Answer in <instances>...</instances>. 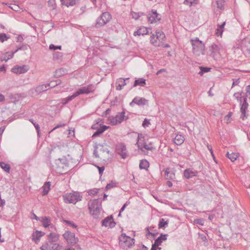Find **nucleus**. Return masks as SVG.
Wrapping results in <instances>:
<instances>
[{
    "label": "nucleus",
    "instance_id": "52",
    "mask_svg": "<svg viewBox=\"0 0 250 250\" xmlns=\"http://www.w3.org/2000/svg\"><path fill=\"white\" fill-rule=\"evenodd\" d=\"M63 222L66 224L67 225H68V226H70L73 228H76L77 227V226L72 221H68L67 220H63Z\"/></svg>",
    "mask_w": 250,
    "mask_h": 250
},
{
    "label": "nucleus",
    "instance_id": "59",
    "mask_svg": "<svg viewBox=\"0 0 250 250\" xmlns=\"http://www.w3.org/2000/svg\"><path fill=\"white\" fill-rule=\"evenodd\" d=\"M48 5L52 9H54L55 7L54 5V1L53 0H49L48 1Z\"/></svg>",
    "mask_w": 250,
    "mask_h": 250
},
{
    "label": "nucleus",
    "instance_id": "56",
    "mask_svg": "<svg viewBox=\"0 0 250 250\" xmlns=\"http://www.w3.org/2000/svg\"><path fill=\"white\" fill-rule=\"evenodd\" d=\"M194 223L200 225H203L204 220L202 219H196L194 220Z\"/></svg>",
    "mask_w": 250,
    "mask_h": 250
},
{
    "label": "nucleus",
    "instance_id": "57",
    "mask_svg": "<svg viewBox=\"0 0 250 250\" xmlns=\"http://www.w3.org/2000/svg\"><path fill=\"white\" fill-rule=\"evenodd\" d=\"M131 15L132 17V18L137 20L140 17H141V15H140V13H135V12H132Z\"/></svg>",
    "mask_w": 250,
    "mask_h": 250
},
{
    "label": "nucleus",
    "instance_id": "27",
    "mask_svg": "<svg viewBox=\"0 0 250 250\" xmlns=\"http://www.w3.org/2000/svg\"><path fill=\"white\" fill-rule=\"evenodd\" d=\"M167 236L168 235L167 234H163L161 233L160 236L155 240L154 245L158 246L161 245V243L163 242V240H166L167 239Z\"/></svg>",
    "mask_w": 250,
    "mask_h": 250
},
{
    "label": "nucleus",
    "instance_id": "44",
    "mask_svg": "<svg viewBox=\"0 0 250 250\" xmlns=\"http://www.w3.org/2000/svg\"><path fill=\"white\" fill-rule=\"evenodd\" d=\"M199 68L200 71L199 72V74L201 76H202L205 73L209 72L210 70V68L203 66H199Z\"/></svg>",
    "mask_w": 250,
    "mask_h": 250
},
{
    "label": "nucleus",
    "instance_id": "3",
    "mask_svg": "<svg viewBox=\"0 0 250 250\" xmlns=\"http://www.w3.org/2000/svg\"><path fill=\"white\" fill-rule=\"evenodd\" d=\"M120 247L125 250L130 248L135 243L133 238L126 236L125 233H122L119 238Z\"/></svg>",
    "mask_w": 250,
    "mask_h": 250
},
{
    "label": "nucleus",
    "instance_id": "8",
    "mask_svg": "<svg viewBox=\"0 0 250 250\" xmlns=\"http://www.w3.org/2000/svg\"><path fill=\"white\" fill-rule=\"evenodd\" d=\"M145 137L142 134H138L137 137V142L136 144L137 145L138 149L142 150V146L147 150H152L153 148L149 146L147 144L144 142Z\"/></svg>",
    "mask_w": 250,
    "mask_h": 250
},
{
    "label": "nucleus",
    "instance_id": "64",
    "mask_svg": "<svg viewBox=\"0 0 250 250\" xmlns=\"http://www.w3.org/2000/svg\"><path fill=\"white\" fill-rule=\"evenodd\" d=\"M62 72H64V70L62 68L56 70V75H58V76L63 75V74Z\"/></svg>",
    "mask_w": 250,
    "mask_h": 250
},
{
    "label": "nucleus",
    "instance_id": "4",
    "mask_svg": "<svg viewBox=\"0 0 250 250\" xmlns=\"http://www.w3.org/2000/svg\"><path fill=\"white\" fill-rule=\"evenodd\" d=\"M233 96L235 97V99L237 100L238 102L240 103V104L241 105L240 111L241 112L240 118L243 120H244L245 118L246 117V110L247 109L249 105L248 103L247 102V98L245 97L244 98L243 103L242 104V99L241 93H235L233 95Z\"/></svg>",
    "mask_w": 250,
    "mask_h": 250
},
{
    "label": "nucleus",
    "instance_id": "39",
    "mask_svg": "<svg viewBox=\"0 0 250 250\" xmlns=\"http://www.w3.org/2000/svg\"><path fill=\"white\" fill-rule=\"evenodd\" d=\"M168 223V221L167 220L165 221L164 218L160 219L158 224L159 228H166V226H167Z\"/></svg>",
    "mask_w": 250,
    "mask_h": 250
},
{
    "label": "nucleus",
    "instance_id": "24",
    "mask_svg": "<svg viewBox=\"0 0 250 250\" xmlns=\"http://www.w3.org/2000/svg\"><path fill=\"white\" fill-rule=\"evenodd\" d=\"M44 234V233L41 231L37 230L32 234V240L34 241L36 243H37Z\"/></svg>",
    "mask_w": 250,
    "mask_h": 250
},
{
    "label": "nucleus",
    "instance_id": "37",
    "mask_svg": "<svg viewBox=\"0 0 250 250\" xmlns=\"http://www.w3.org/2000/svg\"><path fill=\"white\" fill-rule=\"evenodd\" d=\"M226 155L231 162L235 161L238 157V154L235 153H231V154H229V152H228Z\"/></svg>",
    "mask_w": 250,
    "mask_h": 250
},
{
    "label": "nucleus",
    "instance_id": "31",
    "mask_svg": "<svg viewBox=\"0 0 250 250\" xmlns=\"http://www.w3.org/2000/svg\"><path fill=\"white\" fill-rule=\"evenodd\" d=\"M184 141V137L181 135L177 134L174 139V143L177 145H182Z\"/></svg>",
    "mask_w": 250,
    "mask_h": 250
},
{
    "label": "nucleus",
    "instance_id": "15",
    "mask_svg": "<svg viewBox=\"0 0 250 250\" xmlns=\"http://www.w3.org/2000/svg\"><path fill=\"white\" fill-rule=\"evenodd\" d=\"M102 226L106 227H109L112 228L115 226L116 223L114 222L112 215H110L104 218L102 222Z\"/></svg>",
    "mask_w": 250,
    "mask_h": 250
},
{
    "label": "nucleus",
    "instance_id": "18",
    "mask_svg": "<svg viewBox=\"0 0 250 250\" xmlns=\"http://www.w3.org/2000/svg\"><path fill=\"white\" fill-rule=\"evenodd\" d=\"M158 14L157 13L156 10H152L151 13L148 14L147 16V18L148 21L150 22V23H153L156 20H160V18H158Z\"/></svg>",
    "mask_w": 250,
    "mask_h": 250
},
{
    "label": "nucleus",
    "instance_id": "2",
    "mask_svg": "<svg viewBox=\"0 0 250 250\" xmlns=\"http://www.w3.org/2000/svg\"><path fill=\"white\" fill-rule=\"evenodd\" d=\"M88 209L91 215L94 218H98L102 209V201L97 199L88 202Z\"/></svg>",
    "mask_w": 250,
    "mask_h": 250
},
{
    "label": "nucleus",
    "instance_id": "48",
    "mask_svg": "<svg viewBox=\"0 0 250 250\" xmlns=\"http://www.w3.org/2000/svg\"><path fill=\"white\" fill-rule=\"evenodd\" d=\"M8 7L15 11H18L20 10V7L19 6L16 4H8Z\"/></svg>",
    "mask_w": 250,
    "mask_h": 250
},
{
    "label": "nucleus",
    "instance_id": "28",
    "mask_svg": "<svg viewBox=\"0 0 250 250\" xmlns=\"http://www.w3.org/2000/svg\"><path fill=\"white\" fill-rule=\"evenodd\" d=\"M109 128V126L105 125H102L99 128H98L97 129L96 131L93 134L92 137H96L101 134L103 133L105 130H106L107 128Z\"/></svg>",
    "mask_w": 250,
    "mask_h": 250
},
{
    "label": "nucleus",
    "instance_id": "58",
    "mask_svg": "<svg viewBox=\"0 0 250 250\" xmlns=\"http://www.w3.org/2000/svg\"><path fill=\"white\" fill-rule=\"evenodd\" d=\"M246 98L250 99V85L247 86L246 89Z\"/></svg>",
    "mask_w": 250,
    "mask_h": 250
},
{
    "label": "nucleus",
    "instance_id": "60",
    "mask_svg": "<svg viewBox=\"0 0 250 250\" xmlns=\"http://www.w3.org/2000/svg\"><path fill=\"white\" fill-rule=\"evenodd\" d=\"M62 53L61 52H56L55 54L54 55V58L56 59H58L60 57H62Z\"/></svg>",
    "mask_w": 250,
    "mask_h": 250
},
{
    "label": "nucleus",
    "instance_id": "35",
    "mask_svg": "<svg viewBox=\"0 0 250 250\" xmlns=\"http://www.w3.org/2000/svg\"><path fill=\"white\" fill-rule=\"evenodd\" d=\"M146 84V80L144 78H139L135 81L133 87L137 85L144 86Z\"/></svg>",
    "mask_w": 250,
    "mask_h": 250
},
{
    "label": "nucleus",
    "instance_id": "20",
    "mask_svg": "<svg viewBox=\"0 0 250 250\" xmlns=\"http://www.w3.org/2000/svg\"><path fill=\"white\" fill-rule=\"evenodd\" d=\"M48 89V88L47 87V84H44L37 86L35 89H32L31 91L32 93H34V92H35L37 94H39L42 92L46 91Z\"/></svg>",
    "mask_w": 250,
    "mask_h": 250
},
{
    "label": "nucleus",
    "instance_id": "5",
    "mask_svg": "<svg viewBox=\"0 0 250 250\" xmlns=\"http://www.w3.org/2000/svg\"><path fill=\"white\" fill-rule=\"evenodd\" d=\"M191 42L193 52L195 55L199 56L201 54L203 55L204 54L205 45L201 41L196 38L195 40H191Z\"/></svg>",
    "mask_w": 250,
    "mask_h": 250
},
{
    "label": "nucleus",
    "instance_id": "21",
    "mask_svg": "<svg viewBox=\"0 0 250 250\" xmlns=\"http://www.w3.org/2000/svg\"><path fill=\"white\" fill-rule=\"evenodd\" d=\"M117 153L121 156L122 158L125 159L127 156V151L125 145H121L117 148Z\"/></svg>",
    "mask_w": 250,
    "mask_h": 250
},
{
    "label": "nucleus",
    "instance_id": "47",
    "mask_svg": "<svg viewBox=\"0 0 250 250\" xmlns=\"http://www.w3.org/2000/svg\"><path fill=\"white\" fill-rule=\"evenodd\" d=\"M116 186L117 183L115 182L111 181L110 183L107 184L105 188L106 190H108Z\"/></svg>",
    "mask_w": 250,
    "mask_h": 250
},
{
    "label": "nucleus",
    "instance_id": "61",
    "mask_svg": "<svg viewBox=\"0 0 250 250\" xmlns=\"http://www.w3.org/2000/svg\"><path fill=\"white\" fill-rule=\"evenodd\" d=\"M98 168L99 174L102 175L103 173V172L104 170V167H99L96 166Z\"/></svg>",
    "mask_w": 250,
    "mask_h": 250
},
{
    "label": "nucleus",
    "instance_id": "6",
    "mask_svg": "<svg viewBox=\"0 0 250 250\" xmlns=\"http://www.w3.org/2000/svg\"><path fill=\"white\" fill-rule=\"evenodd\" d=\"M82 196L79 192H74L63 195V199L66 203L76 204L78 201L82 200Z\"/></svg>",
    "mask_w": 250,
    "mask_h": 250
},
{
    "label": "nucleus",
    "instance_id": "17",
    "mask_svg": "<svg viewBox=\"0 0 250 250\" xmlns=\"http://www.w3.org/2000/svg\"><path fill=\"white\" fill-rule=\"evenodd\" d=\"M198 171L193 169L188 168L184 170V175L186 179H190L197 176Z\"/></svg>",
    "mask_w": 250,
    "mask_h": 250
},
{
    "label": "nucleus",
    "instance_id": "14",
    "mask_svg": "<svg viewBox=\"0 0 250 250\" xmlns=\"http://www.w3.org/2000/svg\"><path fill=\"white\" fill-rule=\"evenodd\" d=\"M241 50L244 53L250 55V39H245L242 42Z\"/></svg>",
    "mask_w": 250,
    "mask_h": 250
},
{
    "label": "nucleus",
    "instance_id": "41",
    "mask_svg": "<svg viewBox=\"0 0 250 250\" xmlns=\"http://www.w3.org/2000/svg\"><path fill=\"white\" fill-rule=\"evenodd\" d=\"M129 78H127L125 79H123L122 78H120L119 79V82H122V80H123V83L122 84H120L119 83L117 86V87H116V89L118 90H121L122 88L126 84V83H125V81L126 80H128Z\"/></svg>",
    "mask_w": 250,
    "mask_h": 250
},
{
    "label": "nucleus",
    "instance_id": "43",
    "mask_svg": "<svg viewBox=\"0 0 250 250\" xmlns=\"http://www.w3.org/2000/svg\"><path fill=\"white\" fill-rule=\"evenodd\" d=\"M96 121V123L92 125L91 128L93 129L97 130V129H98V128H100V127H99V126L100 127L101 126H102V124L103 122H101L102 120L100 119H97Z\"/></svg>",
    "mask_w": 250,
    "mask_h": 250
},
{
    "label": "nucleus",
    "instance_id": "26",
    "mask_svg": "<svg viewBox=\"0 0 250 250\" xmlns=\"http://www.w3.org/2000/svg\"><path fill=\"white\" fill-rule=\"evenodd\" d=\"M128 118L125 116V112L123 111L121 113H118L115 117L116 123H121L123 121L126 120Z\"/></svg>",
    "mask_w": 250,
    "mask_h": 250
},
{
    "label": "nucleus",
    "instance_id": "51",
    "mask_svg": "<svg viewBox=\"0 0 250 250\" xmlns=\"http://www.w3.org/2000/svg\"><path fill=\"white\" fill-rule=\"evenodd\" d=\"M9 38L5 33L0 34V41L2 42L7 41Z\"/></svg>",
    "mask_w": 250,
    "mask_h": 250
},
{
    "label": "nucleus",
    "instance_id": "45",
    "mask_svg": "<svg viewBox=\"0 0 250 250\" xmlns=\"http://www.w3.org/2000/svg\"><path fill=\"white\" fill-rule=\"evenodd\" d=\"M156 39L160 41L161 40H163V38L165 37V35L164 33L160 31H157L156 32Z\"/></svg>",
    "mask_w": 250,
    "mask_h": 250
},
{
    "label": "nucleus",
    "instance_id": "50",
    "mask_svg": "<svg viewBox=\"0 0 250 250\" xmlns=\"http://www.w3.org/2000/svg\"><path fill=\"white\" fill-rule=\"evenodd\" d=\"M150 42L152 44L155 46H158L159 43L157 42V40L156 38L155 39V37L154 35H152L150 37Z\"/></svg>",
    "mask_w": 250,
    "mask_h": 250
},
{
    "label": "nucleus",
    "instance_id": "54",
    "mask_svg": "<svg viewBox=\"0 0 250 250\" xmlns=\"http://www.w3.org/2000/svg\"><path fill=\"white\" fill-rule=\"evenodd\" d=\"M150 125V123L149 121V120H148L147 119H145L144 121L143 122L142 126L146 128V127L148 126V125Z\"/></svg>",
    "mask_w": 250,
    "mask_h": 250
},
{
    "label": "nucleus",
    "instance_id": "23",
    "mask_svg": "<svg viewBox=\"0 0 250 250\" xmlns=\"http://www.w3.org/2000/svg\"><path fill=\"white\" fill-rule=\"evenodd\" d=\"M209 51H210V56L214 58L215 55L219 53V47L217 45L213 43L209 47Z\"/></svg>",
    "mask_w": 250,
    "mask_h": 250
},
{
    "label": "nucleus",
    "instance_id": "10",
    "mask_svg": "<svg viewBox=\"0 0 250 250\" xmlns=\"http://www.w3.org/2000/svg\"><path fill=\"white\" fill-rule=\"evenodd\" d=\"M55 166H53L55 167L56 170L58 171L59 172H62L61 170L64 169L65 167H67V163L66 160L65 159H58L55 160Z\"/></svg>",
    "mask_w": 250,
    "mask_h": 250
},
{
    "label": "nucleus",
    "instance_id": "11",
    "mask_svg": "<svg viewBox=\"0 0 250 250\" xmlns=\"http://www.w3.org/2000/svg\"><path fill=\"white\" fill-rule=\"evenodd\" d=\"M135 104L139 106H144L148 105V100L144 98H140L139 97H135L132 102L130 103V105L133 106Z\"/></svg>",
    "mask_w": 250,
    "mask_h": 250
},
{
    "label": "nucleus",
    "instance_id": "9",
    "mask_svg": "<svg viewBox=\"0 0 250 250\" xmlns=\"http://www.w3.org/2000/svg\"><path fill=\"white\" fill-rule=\"evenodd\" d=\"M63 236L69 244L75 245L78 242V239L75 237V234L70 231H66L63 234Z\"/></svg>",
    "mask_w": 250,
    "mask_h": 250
},
{
    "label": "nucleus",
    "instance_id": "30",
    "mask_svg": "<svg viewBox=\"0 0 250 250\" xmlns=\"http://www.w3.org/2000/svg\"><path fill=\"white\" fill-rule=\"evenodd\" d=\"M226 24V22H223L221 24H218L217 28L216 30V34L217 36H221L224 31V26Z\"/></svg>",
    "mask_w": 250,
    "mask_h": 250
},
{
    "label": "nucleus",
    "instance_id": "33",
    "mask_svg": "<svg viewBox=\"0 0 250 250\" xmlns=\"http://www.w3.org/2000/svg\"><path fill=\"white\" fill-rule=\"evenodd\" d=\"M149 167V163L146 160H142L140 161L139 167L141 169H147Z\"/></svg>",
    "mask_w": 250,
    "mask_h": 250
},
{
    "label": "nucleus",
    "instance_id": "34",
    "mask_svg": "<svg viewBox=\"0 0 250 250\" xmlns=\"http://www.w3.org/2000/svg\"><path fill=\"white\" fill-rule=\"evenodd\" d=\"M78 96L76 92H74L72 95L67 97V98L62 100V103L63 104H66L73 99Z\"/></svg>",
    "mask_w": 250,
    "mask_h": 250
},
{
    "label": "nucleus",
    "instance_id": "40",
    "mask_svg": "<svg viewBox=\"0 0 250 250\" xmlns=\"http://www.w3.org/2000/svg\"><path fill=\"white\" fill-rule=\"evenodd\" d=\"M61 83L60 80H58L54 81H51L50 83H46L47 85V87L48 88H53L55 87L56 86L59 85Z\"/></svg>",
    "mask_w": 250,
    "mask_h": 250
},
{
    "label": "nucleus",
    "instance_id": "22",
    "mask_svg": "<svg viewBox=\"0 0 250 250\" xmlns=\"http://www.w3.org/2000/svg\"><path fill=\"white\" fill-rule=\"evenodd\" d=\"M15 53V52H7L3 53L0 56V59L1 61L7 62L10 59H12Z\"/></svg>",
    "mask_w": 250,
    "mask_h": 250
},
{
    "label": "nucleus",
    "instance_id": "1",
    "mask_svg": "<svg viewBox=\"0 0 250 250\" xmlns=\"http://www.w3.org/2000/svg\"><path fill=\"white\" fill-rule=\"evenodd\" d=\"M48 241L41 247V250H62V247L58 243L60 235L51 232L47 235Z\"/></svg>",
    "mask_w": 250,
    "mask_h": 250
},
{
    "label": "nucleus",
    "instance_id": "63",
    "mask_svg": "<svg viewBox=\"0 0 250 250\" xmlns=\"http://www.w3.org/2000/svg\"><path fill=\"white\" fill-rule=\"evenodd\" d=\"M232 113L231 112H229L228 114L225 117L226 118H228L227 120V123H229L230 122V120L229 118L232 116Z\"/></svg>",
    "mask_w": 250,
    "mask_h": 250
},
{
    "label": "nucleus",
    "instance_id": "36",
    "mask_svg": "<svg viewBox=\"0 0 250 250\" xmlns=\"http://www.w3.org/2000/svg\"><path fill=\"white\" fill-rule=\"evenodd\" d=\"M42 222L43 227L47 228L51 224V220L49 217H44L42 219Z\"/></svg>",
    "mask_w": 250,
    "mask_h": 250
},
{
    "label": "nucleus",
    "instance_id": "42",
    "mask_svg": "<svg viewBox=\"0 0 250 250\" xmlns=\"http://www.w3.org/2000/svg\"><path fill=\"white\" fill-rule=\"evenodd\" d=\"M225 4L224 0H218L216 1V5L218 8L220 10H224Z\"/></svg>",
    "mask_w": 250,
    "mask_h": 250
},
{
    "label": "nucleus",
    "instance_id": "12",
    "mask_svg": "<svg viewBox=\"0 0 250 250\" xmlns=\"http://www.w3.org/2000/svg\"><path fill=\"white\" fill-rule=\"evenodd\" d=\"M94 90V86L92 84H89L85 86H83L80 88H79L77 91L76 93L77 95H80L81 94H89L91 92H92Z\"/></svg>",
    "mask_w": 250,
    "mask_h": 250
},
{
    "label": "nucleus",
    "instance_id": "32",
    "mask_svg": "<svg viewBox=\"0 0 250 250\" xmlns=\"http://www.w3.org/2000/svg\"><path fill=\"white\" fill-rule=\"evenodd\" d=\"M51 186V183L50 182H46L43 187L42 188V195H45L48 194L49 190H50V187Z\"/></svg>",
    "mask_w": 250,
    "mask_h": 250
},
{
    "label": "nucleus",
    "instance_id": "13",
    "mask_svg": "<svg viewBox=\"0 0 250 250\" xmlns=\"http://www.w3.org/2000/svg\"><path fill=\"white\" fill-rule=\"evenodd\" d=\"M28 70L29 66L27 65H16L12 68L11 71L15 74H22L25 73Z\"/></svg>",
    "mask_w": 250,
    "mask_h": 250
},
{
    "label": "nucleus",
    "instance_id": "53",
    "mask_svg": "<svg viewBox=\"0 0 250 250\" xmlns=\"http://www.w3.org/2000/svg\"><path fill=\"white\" fill-rule=\"evenodd\" d=\"M98 192V189L97 188H93V189H90L88 191V193L89 195H95L96 194H97V193Z\"/></svg>",
    "mask_w": 250,
    "mask_h": 250
},
{
    "label": "nucleus",
    "instance_id": "29",
    "mask_svg": "<svg viewBox=\"0 0 250 250\" xmlns=\"http://www.w3.org/2000/svg\"><path fill=\"white\" fill-rule=\"evenodd\" d=\"M79 0H61L62 4L66 5L67 7L69 6H73Z\"/></svg>",
    "mask_w": 250,
    "mask_h": 250
},
{
    "label": "nucleus",
    "instance_id": "55",
    "mask_svg": "<svg viewBox=\"0 0 250 250\" xmlns=\"http://www.w3.org/2000/svg\"><path fill=\"white\" fill-rule=\"evenodd\" d=\"M27 49V45L25 44L19 47L14 52L16 53L18 50H26Z\"/></svg>",
    "mask_w": 250,
    "mask_h": 250
},
{
    "label": "nucleus",
    "instance_id": "38",
    "mask_svg": "<svg viewBox=\"0 0 250 250\" xmlns=\"http://www.w3.org/2000/svg\"><path fill=\"white\" fill-rule=\"evenodd\" d=\"M0 167L5 171L10 172V166L9 164H5L4 162H0Z\"/></svg>",
    "mask_w": 250,
    "mask_h": 250
},
{
    "label": "nucleus",
    "instance_id": "16",
    "mask_svg": "<svg viewBox=\"0 0 250 250\" xmlns=\"http://www.w3.org/2000/svg\"><path fill=\"white\" fill-rule=\"evenodd\" d=\"M100 147L99 151L102 156L105 158L108 159L112 156L111 152L108 149L103 145H99Z\"/></svg>",
    "mask_w": 250,
    "mask_h": 250
},
{
    "label": "nucleus",
    "instance_id": "25",
    "mask_svg": "<svg viewBox=\"0 0 250 250\" xmlns=\"http://www.w3.org/2000/svg\"><path fill=\"white\" fill-rule=\"evenodd\" d=\"M165 178L167 180H172L175 178V174L169 168H167L165 171Z\"/></svg>",
    "mask_w": 250,
    "mask_h": 250
},
{
    "label": "nucleus",
    "instance_id": "62",
    "mask_svg": "<svg viewBox=\"0 0 250 250\" xmlns=\"http://www.w3.org/2000/svg\"><path fill=\"white\" fill-rule=\"evenodd\" d=\"M137 250H148V248L144 245L138 247Z\"/></svg>",
    "mask_w": 250,
    "mask_h": 250
},
{
    "label": "nucleus",
    "instance_id": "19",
    "mask_svg": "<svg viewBox=\"0 0 250 250\" xmlns=\"http://www.w3.org/2000/svg\"><path fill=\"white\" fill-rule=\"evenodd\" d=\"M151 29L149 28H146V27L143 26L138 29L137 31H135L133 33L134 36L137 35H147L149 34V30H150Z\"/></svg>",
    "mask_w": 250,
    "mask_h": 250
},
{
    "label": "nucleus",
    "instance_id": "49",
    "mask_svg": "<svg viewBox=\"0 0 250 250\" xmlns=\"http://www.w3.org/2000/svg\"><path fill=\"white\" fill-rule=\"evenodd\" d=\"M197 0H185L184 4L185 5H188L189 7H191L193 4L197 3Z\"/></svg>",
    "mask_w": 250,
    "mask_h": 250
},
{
    "label": "nucleus",
    "instance_id": "46",
    "mask_svg": "<svg viewBox=\"0 0 250 250\" xmlns=\"http://www.w3.org/2000/svg\"><path fill=\"white\" fill-rule=\"evenodd\" d=\"M29 121L34 125L38 133V134L39 135L40 131V125L38 124H37L36 122H35L33 119H29Z\"/></svg>",
    "mask_w": 250,
    "mask_h": 250
},
{
    "label": "nucleus",
    "instance_id": "7",
    "mask_svg": "<svg viewBox=\"0 0 250 250\" xmlns=\"http://www.w3.org/2000/svg\"><path fill=\"white\" fill-rule=\"evenodd\" d=\"M111 19V15L108 12H104L97 19L95 26L96 27L103 26L109 22Z\"/></svg>",
    "mask_w": 250,
    "mask_h": 250
}]
</instances>
